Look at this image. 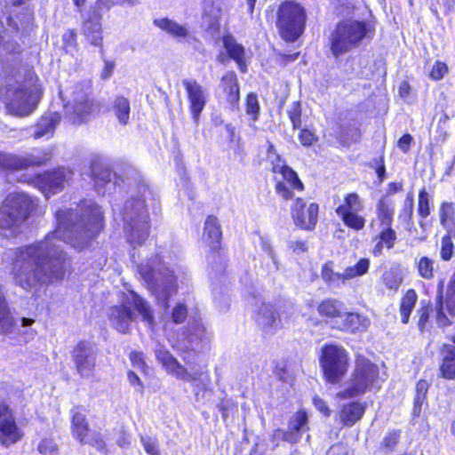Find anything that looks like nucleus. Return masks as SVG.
<instances>
[{
	"label": "nucleus",
	"instance_id": "nucleus-1",
	"mask_svg": "<svg viewBox=\"0 0 455 455\" xmlns=\"http://www.w3.org/2000/svg\"><path fill=\"white\" fill-rule=\"evenodd\" d=\"M55 216L57 228L53 232L39 242L6 253L12 260L16 284L28 291L64 278L68 262L62 243L82 251L103 228L101 208L92 200L82 201L75 211L60 209Z\"/></svg>",
	"mask_w": 455,
	"mask_h": 455
},
{
	"label": "nucleus",
	"instance_id": "nucleus-2",
	"mask_svg": "<svg viewBox=\"0 0 455 455\" xmlns=\"http://www.w3.org/2000/svg\"><path fill=\"white\" fill-rule=\"evenodd\" d=\"M187 339L188 348L191 352L182 355L186 366L182 365L169 351L163 348L156 350V357L166 372L177 379L189 383L203 381L207 372V366L201 363L196 351L210 341V337L202 323H194L188 330Z\"/></svg>",
	"mask_w": 455,
	"mask_h": 455
},
{
	"label": "nucleus",
	"instance_id": "nucleus-3",
	"mask_svg": "<svg viewBox=\"0 0 455 455\" xmlns=\"http://www.w3.org/2000/svg\"><path fill=\"white\" fill-rule=\"evenodd\" d=\"M37 206V199L25 193H11L0 204V233L6 237L20 234Z\"/></svg>",
	"mask_w": 455,
	"mask_h": 455
},
{
	"label": "nucleus",
	"instance_id": "nucleus-4",
	"mask_svg": "<svg viewBox=\"0 0 455 455\" xmlns=\"http://www.w3.org/2000/svg\"><path fill=\"white\" fill-rule=\"evenodd\" d=\"M133 307L141 316L142 321L148 325L154 323V315L148 302L141 298L134 291L122 292L119 304L109 307L108 317L112 327L121 333H128L132 322L137 319V315L131 309Z\"/></svg>",
	"mask_w": 455,
	"mask_h": 455
},
{
	"label": "nucleus",
	"instance_id": "nucleus-5",
	"mask_svg": "<svg viewBox=\"0 0 455 455\" xmlns=\"http://www.w3.org/2000/svg\"><path fill=\"white\" fill-rule=\"evenodd\" d=\"M139 197H132L124 204L122 215L124 228L128 241L132 245H141L148 236V212L145 201L150 192L145 183L138 185Z\"/></svg>",
	"mask_w": 455,
	"mask_h": 455
},
{
	"label": "nucleus",
	"instance_id": "nucleus-6",
	"mask_svg": "<svg viewBox=\"0 0 455 455\" xmlns=\"http://www.w3.org/2000/svg\"><path fill=\"white\" fill-rule=\"evenodd\" d=\"M138 273L158 303L168 307V299L176 291V277L162 259L158 255L150 258L138 266Z\"/></svg>",
	"mask_w": 455,
	"mask_h": 455
},
{
	"label": "nucleus",
	"instance_id": "nucleus-7",
	"mask_svg": "<svg viewBox=\"0 0 455 455\" xmlns=\"http://www.w3.org/2000/svg\"><path fill=\"white\" fill-rule=\"evenodd\" d=\"M38 77L32 68H22L15 76V84L9 89L8 110L16 116L30 115L39 101Z\"/></svg>",
	"mask_w": 455,
	"mask_h": 455
},
{
	"label": "nucleus",
	"instance_id": "nucleus-8",
	"mask_svg": "<svg viewBox=\"0 0 455 455\" xmlns=\"http://www.w3.org/2000/svg\"><path fill=\"white\" fill-rule=\"evenodd\" d=\"M373 29L364 21L346 20L337 24L330 36V49L337 59L362 45L364 40H371Z\"/></svg>",
	"mask_w": 455,
	"mask_h": 455
},
{
	"label": "nucleus",
	"instance_id": "nucleus-9",
	"mask_svg": "<svg viewBox=\"0 0 455 455\" xmlns=\"http://www.w3.org/2000/svg\"><path fill=\"white\" fill-rule=\"evenodd\" d=\"M382 381L384 379L379 377V367L366 357L358 355L347 386L337 395L341 399L354 398L371 388H379Z\"/></svg>",
	"mask_w": 455,
	"mask_h": 455
},
{
	"label": "nucleus",
	"instance_id": "nucleus-10",
	"mask_svg": "<svg viewBox=\"0 0 455 455\" xmlns=\"http://www.w3.org/2000/svg\"><path fill=\"white\" fill-rule=\"evenodd\" d=\"M305 9L294 2L283 3L277 12L276 26L280 36L287 42H294L303 33L306 24Z\"/></svg>",
	"mask_w": 455,
	"mask_h": 455
},
{
	"label": "nucleus",
	"instance_id": "nucleus-11",
	"mask_svg": "<svg viewBox=\"0 0 455 455\" xmlns=\"http://www.w3.org/2000/svg\"><path fill=\"white\" fill-rule=\"evenodd\" d=\"M320 364L326 380L331 384L339 383L348 368V355L339 346L325 345L322 348Z\"/></svg>",
	"mask_w": 455,
	"mask_h": 455
},
{
	"label": "nucleus",
	"instance_id": "nucleus-12",
	"mask_svg": "<svg viewBox=\"0 0 455 455\" xmlns=\"http://www.w3.org/2000/svg\"><path fill=\"white\" fill-rule=\"evenodd\" d=\"M98 108L91 97V86L87 83H79L72 88L71 95L67 105L68 113L74 114L73 123L85 122L90 115Z\"/></svg>",
	"mask_w": 455,
	"mask_h": 455
},
{
	"label": "nucleus",
	"instance_id": "nucleus-13",
	"mask_svg": "<svg viewBox=\"0 0 455 455\" xmlns=\"http://www.w3.org/2000/svg\"><path fill=\"white\" fill-rule=\"evenodd\" d=\"M77 374L85 379L93 378L96 366L97 348L94 343L79 341L71 352Z\"/></svg>",
	"mask_w": 455,
	"mask_h": 455
},
{
	"label": "nucleus",
	"instance_id": "nucleus-14",
	"mask_svg": "<svg viewBox=\"0 0 455 455\" xmlns=\"http://www.w3.org/2000/svg\"><path fill=\"white\" fill-rule=\"evenodd\" d=\"M51 158L48 150H36L25 156L0 152V171H20L30 166H41Z\"/></svg>",
	"mask_w": 455,
	"mask_h": 455
},
{
	"label": "nucleus",
	"instance_id": "nucleus-15",
	"mask_svg": "<svg viewBox=\"0 0 455 455\" xmlns=\"http://www.w3.org/2000/svg\"><path fill=\"white\" fill-rule=\"evenodd\" d=\"M73 174L70 169L59 167L36 176L33 179V183L46 197H49L50 195L62 191L65 185L68 184L72 179Z\"/></svg>",
	"mask_w": 455,
	"mask_h": 455
},
{
	"label": "nucleus",
	"instance_id": "nucleus-16",
	"mask_svg": "<svg viewBox=\"0 0 455 455\" xmlns=\"http://www.w3.org/2000/svg\"><path fill=\"white\" fill-rule=\"evenodd\" d=\"M22 436L23 433L16 423L12 410L4 401H0V444L10 447Z\"/></svg>",
	"mask_w": 455,
	"mask_h": 455
},
{
	"label": "nucleus",
	"instance_id": "nucleus-17",
	"mask_svg": "<svg viewBox=\"0 0 455 455\" xmlns=\"http://www.w3.org/2000/svg\"><path fill=\"white\" fill-rule=\"evenodd\" d=\"M318 210L317 204L311 203L307 205L302 198L298 197L291 208V215L296 226L311 231L317 223Z\"/></svg>",
	"mask_w": 455,
	"mask_h": 455
},
{
	"label": "nucleus",
	"instance_id": "nucleus-18",
	"mask_svg": "<svg viewBox=\"0 0 455 455\" xmlns=\"http://www.w3.org/2000/svg\"><path fill=\"white\" fill-rule=\"evenodd\" d=\"M308 429L307 427V416L303 411H297L291 417L288 424V430L276 429L272 434L271 439L275 445H278L280 440L295 443L299 442L300 436Z\"/></svg>",
	"mask_w": 455,
	"mask_h": 455
},
{
	"label": "nucleus",
	"instance_id": "nucleus-19",
	"mask_svg": "<svg viewBox=\"0 0 455 455\" xmlns=\"http://www.w3.org/2000/svg\"><path fill=\"white\" fill-rule=\"evenodd\" d=\"M101 20L102 15L97 9L90 8L87 12L82 13V34L94 46H102L103 30Z\"/></svg>",
	"mask_w": 455,
	"mask_h": 455
},
{
	"label": "nucleus",
	"instance_id": "nucleus-20",
	"mask_svg": "<svg viewBox=\"0 0 455 455\" xmlns=\"http://www.w3.org/2000/svg\"><path fill=\"white\" fill-rule=\"evenodd\" d=\"M182 84L188 94L189 103V110L192 115L193 121L197 125L202 111L206 106L207 93L203 86L195 79H185Z\"/></svg>",
	"mask_w": 455,
	"mask_h": 455
},
{
	"label": "nucleus",
	"instance_id": "nucleus-21",
	"mask_svg": "<svg viewBox=\"0 0 455 455\" xmlns=\"http://www.w3.org/2000/svg\"><path fill=\"white\" fill-rule=\"evenodd\" d=\"M223 13V9L219 3L209 1L204 4L203 24L206 32L212 37L218 36L220 34V20Z\"/></svg>",
	"mask_w": 455,
	"mask_h": 455
},
{
	"label": "nucleus",
	"instance_id": "nucleus-22",
	"mask_svg": "<svg viewBox=\"0 0 455 455\" xmlns=\"http://www.w3.org/2000/svg\"><path fill=\"white\" fill-rule=\"evenodd\" d=\"M60 118V115L57 112L45 113L34 126L30 136L36 140L52 137Z\"/></svg>",
	"mask_w": 455,
	"mask_h": 455
},
{
	"label": "nucleus",
	"instance_id": "nucleus-23",
	"mask_svg": "<svg viewBox=\"0 0 455 455\" xmlns=\"http://www.w3.org/2000/svg\"><path fill=\"white\" fill-rule=\"evenodd\" d=\"M255 321L264 332L269 333L278 324V314L270 303L262 302L256 312Z\"/></svg>",
	"mask_w": 455,
	"mask_h": 455
},
{
	"label": "nucleus",
	"instance_id": "nucleus-24",
	"mask_svg": "<svg viewBox=\"0 0 455 455\" xmlns=\"http://www.w3.org/2000/svg\"><path fill=\"white\" fill-rule=\"evenodd\" d=\"M220 86L226 93V100L232 109H237L240 100V89L237 76L235 72H228L222 76Z\"/></svg>",
	"mask_w": 455,
	"mask_h": 455
},
{
	"label": "nucleus",
	"instance_id": "nucleus-25",
	"mask_svg": "<svg viewBox=\"0 0 455 455\" xmlns=\"http://www.w3.org/2000/svg\"><path fill=\"white\" fill-rule=\"evenodd\" d=\"M154 24L156 27L165 31L167 34H169L172 37L178 39L179 41H181V40L188 41L191 38L189 29L186 25H180L178 22H176L175 20H172L171 19H168V18L156 19L154 20Z\"/></svg>",
	"mask_w": 455,
	"mask_h": 455
},
{
	"label": "nucleus",
	"instance_id": "nucleus-26",
	"mask_svg": "<svg viewBox=\"0 0 455 455\" xmlns=\"http://www.w3.org/2000/svg\"><path fill=\"white\" fill-rule=\"evenodd\" d=\"M204 235L210 240V248L213 251L212 259L220 258V254L216 251L220 249V241L221 238L220 225L214 216H208L204 222Z\"/></svg>",
	"mask_w": 455,
	"mask_h": 455
},
{
	"label": "nucleus",
	"instance_id": "nucleus-27",
	"mask_svg": "<svg viewBox=\"0 0 455 455\" xmlns=\"http://www.w3.org/2000/svg\"><path fill=\"white\" fill-rule=\"evenodd\" d=\"M342 324L335 327L342 331H366L371 324L370 320L357 313H346L342 315Z\"/></svg>",
	"mask_w": 455,
	"mask_h": 455
},
{
	"label": "nucleus",
	"instance_id": "nucleus-28",
	"mask_svg": "<svg viewBox=\"0 0 455 455\" xmlns=\"http://www.w3.org/2000/svg\"><path fill=\"white\" fill-rule=\"evenodd\" d=\"M441 374L448 379H455V345L445 344L441 349Z\"/></svg>",
	"mask_w": 455,
	"mask_h": 455
},
{
	"label": "nucleus",
	"instance_id": "nucleus-29",
	"mask_svg": "<svg viewBox=\"0 0 455 455\" xmlns=\"http://www.w3.org/2000/svg\"><path fill=\"white\" fill-rule=\"evenodd\" d=\"M109 109L121 125H127L129 124L131 105L127 98L116 96L111 101Z\"/></svg>",
	"mask_w": 455,
	"mask_h": 455
},
{
	"label": "nucleus",
	"instance_id": "nucleus-30",
	"mask_svg": "<svg viewBox=\"0 0 455 455\" xmlns=\"http://www.w3.org/2000/svg\"><path fill=\"white\" fill-rule=\"evenodd\" d=\"M365 407L357 402L345 404L340 411V420L345 426L351 427L362 419Z\"/></svg>",
	"mask_w": 455,
	"mask_h": 455
},
{
	"label": "nucleus",
	"instance_id": "nucleus-31",
	"mask_svg": "<svg viewBox=\"0 0 455 455\" xmlns=\"http://www.w3.org/2000/svg\"><path fill=\"white\" fill-rule=\"evenodd\" d=\"M15 326L14 318L12 316L8 303L0 283V334H9Z\"/></svg>",
	"mask_w": 455,
	"mask_h": 455
},
{
	"label": "nucleus",
	"instance_id": "nucleus-32",
	"mask_svg": "<svg viewBox=\"0 0 455 455\" xmlns=\"http://www.w3.org/2000/svg\"><path fill=\"white\" fill-rule=\"evenodd\" d=\"M223 45L228 52L229 57L236 61L242 72L246 71L244 60V48L242 44L236 43L235 38L227 35L223 37Z\"/></svg>",
	"mask_w": 455,
	"mask_h": 455
},
{
	"label": "nucleus",
	"instance_id": "nucleus-33",
	"mask_svg": "<svg viewBox=\"0 0 455 455\" xmlns=\"http://www.w3.org/2000/svg\"><path fill=\"white\" fill-rule=\"evenodd\" d=\"M91 177L100 191V187L111 182L112 172L100 160H94L91 164Z\"/></svg>",
	"mask_w": 455,
	"mask_h": 455
},
{
	"label": "nucleus",
	"instance_id": "nucleus-34",
	"mask_svg": "<svg viewBox=\"0 0 455 455\" xmlns=\"http://www.w3.org/2000/svg\"><path fill=\"white\" fill-rule=\"evenodd\" d=\"M323 280L331 287L339 288L346 283L348 277L346 276V270L344 273H337L333 270V262H326L321 271Z\"/></svg>",
	"mask_w": 455,
	"mask_h": 455
},
{
	"label": "nucleus",
	"instance_id": "nucleus-35",
	"mask_svg": "<svg viewBox=\"0 0 455 455\" xmlns=\"http://www.w3.org/2000/svg\"><path fill=\"white\" fill-rule=\"evenodd\" d=\"M71 424L73 436L78 441H83L89 432L85 415L76 409L73 410Z\"/></svg>",
	"mask_w": 455,
	"mask_h": 455
},
{
	"label": "nucleus",
	"instance_id": "nucleus-36",
	"mask_svg": "<svg viewBox=\"0 0 455 455\" xmlns=\"http://www.w3.org/2000/svg\"><path fill=\"white\" fill-rule=\"evenodd\" d=\"M416 267L419 275L425 280H431L435 277L437 266L435 259L423 256L416 261Z\"/></svg>",
	"mask_w": 455,
	"mask_h": 455
},
{
	"label": "nucleus",
	"instance_id": "nucleus-37",
	"mask_svg": "<svg viewBox=\"0 0 455 455\" xmlns=\"http://www.w3.org/2000/svg\"><path fill=\"white\" fill-rule=\"evenodd\" d=\"M318 313L326 317L341 318L342 303L336 299H325L318 306Z\"/></svg>",
	"mask_w": 455,
	"mask_h": 455
},
{
	"label": "nucleus",
	"instance_id": "nucleus-38",
	"mask_svg": "<svg viewBox=\"0 0 455 455\" xmlns=\"http://www.w3.org/2000/svg\"><path fill=\"white\" fill-rule=\"evenodd\" d=\"M418 296L414 290H409L403 297L400 305L401 319L403 323L409 322L410 315L415 307Z\"/></svg>",
	"mask_w": 455,
	"mask_h": 455
},
{
	"label": "nucleus",
	"instance_id": "nucleus-39",
	"mask_svg": "<svg viewBox=\"0 0 455 455\" xmlns=\"http://www.w3.org/2000/svg\"><path fill=\"white\" fill-rule=\"evenodd\" d=\"M403 275L399 267H390L381 277L383 284L389 290L397 291L403 283Z\"/></svg>",
	"mask_w": 455,
	"mask_h": 455
},
{
	"label": "nucleus",
	"instance_id": "nucleus-40",
	"mask_svg": "<svg viewBox=\"0 0 455 455\" xmlns=\"http://www.w3.org/2000/svg\"><path fill=\"white\" fill-rule=\"evenodd\" d=\"M363 209L362 201L356 193H350L345 197V203L336 209V213L360 212Z\"/></svg>",
	"mask_w": 455,
	"mask_h": 455
},
{
	"label": "nucleus",
	"instance_id": "nucleus-41",
	"mask_svg": "<svg viewBox=\"0 0 455 455\" xmlns=\"http://www.w3.org/2000/svg\"><path fill=\"white\" fill-rule=\"evenodd\" d=\"M281 173L283 179L282 182H285L294 190L302 191L304 189L303 183L299 179L298 174L291 167L287 165L283 166Z\"/></svg>",
	"mask_w": 455,
	"mask_h": 455
},
{
	"label": "nucleus",
	"instance_id": "nucleus-42",
	"mask_svg": "<svg viewBox=\"0 0 455 455\" xmlns=\"http://www.w3.org/2000/svg\"><path fill=\"white\" fill-rule=\"evenodd\" d=\"M358 212H345V213H337L341 220H343L344 224L355 230H361L363 228L365 225V219L360 215L357 214Z\"/></svg>",
	"mask_w": 455,
	"mask_h": 455
},
{
	"label": "nucleus",
	"instance_id": "nucleus-43",
	"mask_svg": "<svg viewBox=\"0 0 455 455\" xmlns=\"http://www.w3.org/2000/svg\"><path fill=\"white\" fill-rule=\"evenodd\" d=\"M245 111L250 120L253 122L258 121L260 107L256 93L251 92L247 95L245 102Z\"/></svg>",
	"mask_w": 455,
	"mask_h": 455
},
{
	"label": "nucleus",
	"instance_id": "nucleus-44",
	"mask_svg": "<svg viewBox=\"0 0 455 455\" xmlns=\"http://www.w3.org/2000/svg\"><path fill=\"white\" fill-rule=\"evenodd\" d=\"M431 196L425 188L419 190L418 201V214L426 219L430 215Z\"/></svg>",
	"mask_w": 455,
	"mask_h": 455
},
{
	"label": "nucleus",
	"instance_id": "nucleus-45",
	"mask_svg": "<svg viewBox=\"0 0 455 455\" xmlns=\"http://www.w3.org/2000/svg\"><path fill=\"white\" fill-rule=\"evenodd\" d=\"M440 224L445 225L447 222L455 220V204L452 202H442L438 211Z\"/></svg>",
	"mask_w": 455,
	"mask_h": 455
},
{
	"label": "nucleus",
	"instance_id": "nucleus-46",
	"mask_svg": "<svg viewBox=\"0 0 455 455\" xmlns=\"http://www.w3.org/2000/svg\"><path fill=\"white\" fill-rule=\"evenodd\" d=\"M79 442L82 444L92 445L100 451H104L106 450L105 440L100 432H88V434L84 437V440Z\"/></svg>",
	"mask_w": 455,
	"mask_h": 455
},
{
	"label": "nucleus",
	"instance_id": "nucleus-47",
	"mask_svg": "<svg viewBox=\"0 0 455 455\" xmlns=\"http://www.w3.org/2000/svg\"><path fill=\"white\" fill-rule=\"evenodd\" d=\"M369 267L370 260L368 259H362L354 267L346 268V276L348 277V280L361 276L368 272Z\"/></svg>",
	"mask_w": 455,
	"mask_h": 455
},
{
	"label": "nucleus",
	"instance_id": "nucleus-48",
	"mask_svg": "<svg viewBox=\"0 0 455 455\" xmlns=\"http://www.w3.org/2000/svg\"><path fill=\"white\" fill-rule=\"evenodd\" d=\"M394 210L387 204L380 202L378 204V218L383 227H391Z\"/></svg>",
	"mask_w": 455,
	"mask_h": 455
},
{
	"label": "nucleus",
	"instance_id": "nucleus-49",
	"mask_svg": "<svg viewBox=\"0 0 455 455\" xmlns=\"http://www.w3.org/2000/svg\"><path fill=\"white\" fill-rule=\"evenodd\" d=\"M420 307L418 310L419 314V327L420 331L426 328V324L428 322L429 313L431 312V302L428 299H422L419 304Z\"/></svg>",
	"mask_w": 455,
	"mask_h": 455
},
{
	"label": "nucleus",
	"instance_id": "nucleus-50",
	"mask_svg": "<svg viewBox=\"0 0 455 455\" xmlns=\"http://www.w3.org/2000/svg\"><path fill=\"white\" fill-rule=\"evenodd\" d=\"M58 445L52 438L42 439L37 444V451L41 455H56Z\"/></svg>",
	"mask_w": 455,
	"mask_h": 455
},
{
	"label": "nucleus",
	"instance_id": "nucleus-51",
	"mask_svg": "<svg viewBox=\"0 0 455 455\" xmlns=\"http://www.w3.org/2000/svg\"><path fill=\"white\" fill-rule=\"evenodd\" d=\"M414 211V200L411 193H409L404 200V204L400 212L399 218L403 221L410 223Z\"/></svg>",
	"mask_w": 455,
	"mask_h": 455
},
{
	"label": "nucleus",
	"instance_id": "nucleus-52",
	"mask_svg": "<svg viewBox=\"0 0 455 455\" xmlns=\"http://www.w3.org/2000/svg\"><path fill=\"white\" fill-rule=\"evenodd\" d=\"M288 116L293 129H299L301 127V106L299 101H295L290 106Z\"/></svg>",
	"mask_w": 455,
	"mask_h": 455
},
{
	"label": "nucleus",
	"instance_id": "nucleus-53",
	"mask_svg": "<svg viewBox=\"0 0 455 455\" xmlns=\"http://www.w3.org/2000/svg\"><path fill=\"white\" fill-rule=\"evenodd\" d=\"M401 437V430L388 432L381 442V445L390 451H394Z\"/></svg>",
	"mask_w": 455,
	"mask_h": 455
},
{
	"label": "nucleus",
	"instance_id": "nucleus-54",
	"mask_svg": "<svg viewBox=\"0 0 455 455\" xmlns=\"http://www.w3.org/2000/svg\"><path fill=\"white\" fill-rule=\"evenodd\" d=\"M396 237V233L391 227H384L379 235V240L386 244L387 249L394 247Z\"/></svg>",
	"mask_w": 455,
	"mask_h": 455
},
{
	"label": "nucleus",
	"instance_id": "nucleus-55",
	"mask_svg": "<svg viewBox=\"0 0 455 455\" xmlns=\"http://www.w3.org/2000/svg\"><path fill=\"white\" fill-rule=\"evenodd\" d=\"M441 244V258L443 260L448 261L453 256L454 244L451 238L448 235H444L442 238Z\"/></svg>",
	"mask_w": 455,
	"mask_h": 455
},
{
	"label": "nucleus",
	"instance_id": "nucleus-56",
	"mask_svg": "<svg viewBox=\"0 0 455 455\" xmlns=\"http://www.w3.org/2000/svg\"><path fill=\"white\" fill-rule=\"evenodd\" d=\"M261 249L263 250L264 252H266L268 256V258L272 260L273 262V271L274 272H277L280 268V264H279V261H278V259H277V255L275 254L274 249L272 248L270 243L265 239V238H261Z\"/></svg>",
	"mask_w": 455,
	"mask_h": 455
},
{
	"label": "nucleus",
	"instance_id": "nucleus-57",
	"mask_svg": "<svg viewBox=\"0 0 455 455\" xmlns=\"http://www.w3.org/2000/svg\"><path fill=\"white\" fill-rule=\"evenodd\" d=\"M429 387V384L425 379H420L416 385L417 395L414 399L415 406L422 404L426 399V395Z\"/></svg>",
	"mask_w": 455,
	"mask_h": 455
},
{
	"label": "nucleus",
	"instance_id": "nucleus-58",
	"mask_svg": "<svg viewBox=\"0 0 455 455\" xmlns=\"http://www.w3.org/2000/svg\"><path fill=\"white\" fill-rule=\"evenodd\" d=\"M141 443L148 454L159 455L158 443L155 438L141 436Z\"/></svg>",
	"mask_w": 455,
	"mask_h": 455
},
{
	"label": "nucleus",
	"instance_id": "nucleus-59",
	"mask_svg": "<svg viewBox=\"0 0 455 455\" xmlns=\"http://www.w3.org/2000/svg\"><path fill=\"white\" fill-rule=\"evenodd\" d=\"M291 189L292 188L285 182H277L275 185V192L283 200H290L293 197L294 195Z\"/></svg>",
	"mask_w": 455,
	"mask_h": 455
},
{
	"label": "nucleus",
	"instance_id": "nucleus-60",
	"mask_svg": "<svg viewBox=\"0 0 455 455\" xmlns=\"http://www.w3.org/2000/svg\"><path fill=\"white\" fill-rule=\"evenodd\" d=\"M188 315L186 306L183 304H178L172 310V320L176 323H183Z\"/></svg>",
	"mask_w": 455,
	"mask_h": 455
},
{
	"label": "nucleus",
	"instance_id": "nucleus-61",
	"mask_svg": "<svg viewBox=\"0 0 455 455\" xmlns=\"http://www.w3.org/2000/svg\"><path fill=\"white\" fill-rule=\"evenodd\" d=\"M23 0H0V12L3 14H11L12 8L20 5Z\"/></svg>",
	"mask_w": 455,
	"mask_h": 455
},
{
	"label": "nucleus",
	"instance_id": "nucleus-62",
	"mask_svg": "<svg viewBox=\"0 0 455 455\" xmlns=\"http://www.w3.org/2000/svg\"><path fill=\"white\" fill-rule=\"evenodd\" d=\"M446 72V64L441 61H437L430 72V77L434 80H440L443 77Z\"/></svg>",
	"mask_w": 455,
	"mask_h": 455
},
{
	"label": "nucleus",
	"instance_id": "nucleus-63",
	"mask_svg": "<svg viewBox=\"0 0 455 455\" xmlns=\"http://www.w3.org/2000/svg\"><path fill=\"white\" fill-rule=\"evenodd\" d=\"M446 304L451 315L455 316V282L449 286Z\"/></svg>",
	"mask_w": 455,
	"mask_h": 455
},
{
	"label": "nucleus",
	"instance_id": "nucleus-64",
	"mask_svg": "<svg viewBox=\"0 0 455 455\" xmlns=\"http://www.w3.org/2000/svg\"><path fill=\"white\" fill-rule=\"evenodd\" d=\"M326 455H350L347 445L338 443L327 451Z\"/></svg>",
	"mask_w": 455,
	"mask_h": 455
}]
</instances>
